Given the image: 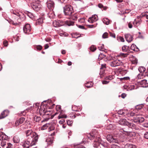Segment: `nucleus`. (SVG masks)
I'll use <instances>...</instances> for the list:
<instances>
[{
	"instance_id": "nucleus-61",
	"label": "nucleus",
	"mask_w": 148,
	"mask_h": 148,
	"mask_svg": "<svg viewBox=\"0 0 148 148\" xmlns=\"http://www.w3.org/2000/svg\"><path fill=\"white\" fill-rule=\"evenodd\" d=\"M128 27L130 28H131L132 27V25L131 22H130L128 23Z\"/></svg>"
},
{
	"instance_id": "nucleus-47",
	"label": "nucleus",
	"mask_w": 148,
	"mask_h": 148,
	"mask_svg": "<svg viewBox=\"0 0 148 148\" xmlns=\"http://www.w3.org/2000/svg\"><path fill=\"white\" fill-rule=\"evenodd\" d=\"M118 113L119 114L121 115H123L124 114V112L122 110H119Z\"/></svg>"
},
{
	"instance_id": "nucleus-19",
	"label": "nucleus",
	"mask_w": 148,
	"mask_h": 148,
	"mask_svg": "<svg viewBox=\"0 0 148 148\" xmlns=\"http://www.w3.org/2000/svg\"><path fill=\"white\" fill-rule=\"evenodd\" d=\"M123 148H136V146L133 144H127L125 145Z\"/></svg>"
},
{
	"instance_id": "nucleus-32",
	"label": "nucleus",
	"mask_w": 148,
	"mask_h": 148,
	"mask_svg": "<svg viewBox=\"0 0 148 148\" xmlns=\"http://www.w3.org/2000/svg\"><path fill=\"white\" fill-rule=\"evenodd\" d=\"M49 125V123L46 124L41 127V129L42 130H45L47 128Z\"/></svg>"
},
{
	"instance_id": "nucleus-44",
	"label": "nucleus",
	"mask_w": 148,
	"mask_h": 148,
	"mask_svg": "<svg viewBox=\"0 0 148 148\" xmlns=\"http://www.w3.org/2000/svg\"><path fill=\"white\" fill-rule=\"evenodd\" d=\"M102 37L103 38H108V34L107 32L104 33L102 35Z\"/></svg>"
},
{
	"instance_id": "nucleus-18",
	"label": "nucleus",
	"mask_w": 148,
	"mask_h": 148,
	"mask_svg": "<svg viewBox=\"0 0 148 148\" xmlns=\"http://www.w3.org/2000/svg\"><path fill=\"white\" fill-rule=\"evenodd\" d=\"M141 22V19L138 18L136 19L133 22V25L136 27L139 26Z\"/></svg>"
},
{
	"instance_id": "nucleus-10",
	"label": "nucleus",
	"mask_w": 148,
	"mask_h": 148,
	"mask_svg": "<svg viewBox=\"0 0 148 148\" xmlns=\"http://www.w3.org/2000/svg\"><path fill=\"white\" fill-rule=\"evenodd\" d=\"M47 4L48 8L51 10H53L55 7L54 2L51 0H49L47 2Z\"/></svg>"
},
{
	"instance_id": "nucleus-60",
	"label": "nucleus",
	"mask_w": 148,
	"mask_h": 148,
	"mask_svg": "<svg viewBox=\"0 0 148 148\" xmlns=\"http://www.w3.org/2000/svg\"><path fill=\"white\" fill-rule=\"evenodd\" d=\"M65 122V120L64 119H62L60 121L59 123L60 124H62Z\"/></svg>"
},
{
	"instance_id": "nucleus-55",
	"label": "nucleus",
	"mask_w": 148,
	"mask_h": 148,
	"mask_svg": "<svg viewBox=\"0 0 148 148\" xmlns=\"http://www.w3.org/2000/svg\"><path fill=\"white\" fill-rule=\"evenodd\" d=\"M130 79L129 77H124L123 78H120V79L121 80H123V79H124V80H128L129 79Z\"/></svg>"
},
{
	"instance_id": "nucleus-62",
	"label": "nucleus",
	"mask_w": 148,
	"mask_h": 148,
	"mask_svg": "<svg viewBox=\"0 0 148 148\" xmlns=\"http://www.w3.org/2000/svg\"><path fill=\"white\" fill-rule=\"evenodd\" d=\"M110 36L112 37L113 38H115V35L114 33H110Z\"/></svg>"
},
{
	"instance_id": "nucleus-56",
	"label": "nucleus",
	"mask_w": 148,
	"mask_h": 148,
	"mask_svg": "<svg viewBox=\"0 0 148 148\" xmlns=\"http://www.w3.org/2000/svg\"><path fill=\"white\" fill-rule=\"evenodd\" d=\"M143 126L145 127H148V123H145L143 124Z\"/></svg>"
},
{
	"instance_id": "nucleus-38",
	"label": "nucleus",
	"mask_w": 148,
	"mask_h": 148,
	"mask_svg": "<svg viewBox=\"0 0 148 148\" xmlns=\"http://www.w3.org/2000/svg\"><path fill=\"white\" fill-rule=\"evenodd\" d=\"M67 124L69 126H71L73 124V121L72 120H67L66 121Z\"/></svg>"
},
{
	"instance_id": "nucleus-34",
	"label": "nucleus",
	"mask_w": 148,
	"mask_h": 148,
	"mask_svg": "<svg viewBox=\"0 0 148 148\" xmlns=\"http://www.w3.org/2000/svg\"><path fill=\"white\" fill-rule=\"evenodd\" d=\"M106 56L105 55L102 53H100L98 59L99 60L104 58Z\"/></svg>"
},
{
	"instance_id": "nucleus-11",
	"label": "nucleus",
	"mask_w": 148,
	"mask_h": 148,
	"mask_svg": "<svg viewBox=\"0 0 148 148\" xmlns=\"http://www.w3.org/2000/svg\"><path fill=\"white\" fill-rule=\"evenodd\" d=\"M107 139L110 143H117V140L116 138H114L111 135H108L107 137Z\"/></svg>"
},
{
	"instance_id": "nucleus-24",
	"label": "nucleus",
	"mask_w": 148,
	"mask_h": 148,
	"mask_svg": "<svg viewBox=\"0 0 148 148\" xmlns=\"http://www.w3.org/2000/svg\"><path fill=\"white\" fill-rule=\"evenodd\" d=\"M14 142V143H17L19 142L20 139L19 137L17 136H15L13 138Z\"/></svg>"
},
{
	"instance_id": "nucleus-3",
	"label": "nucleus",
	"mask_w": 148,
	"mask_h": 148,
	"mask_svg": "<svg viewBox=\"0 0 148 148\" xmlns=\"http://www.w3.org/2000/svg\"><path fill=\"white\" fill-rule=\"evenodd\" d=\"M65 24L69 26H72L74 25V22L70 20H68L63 21L58 20H56L53 22V26L56 27H58L62 26Z\"/></svg>"
},
{
	"instance_id": "nucleus-54",
	"label": "nucleus",
	"mask_w": 148,
	"mask_h": 148,
	"mask_svg": "<svg viewBox=\"0 0 148 148\" xmlns=\"http://www.w3.org/2000/svg\"><path fill=\"white\" fill-rule=\"evenodd\" d=\"M120 55L122 56L125 57L127 56L128 55V54L127 53H121Z\"/></svg>"
},
{
	"instance_id": "nucleus-42",
	"label": "nucleus",
	"mask_w": 148,
	"mask_h": 148,
	"mask_svg": "<svg viewBox=\"0 0 148 148\" xmlns=\"http://www.w3.org/2000/svg\"><path fill=\"white\" fill-rule=\"evenodd\" d=\"M96 48L94 45H92L90 47V50L92 51H94L96 50Z\"/></svg>"
},
{
	"instance_id": "nucleus-48",
	"label": "nucleus",
	"mask_w": 148,
	"mask_h": 148,
	"mask_svg": "<svg viewBox=\"0 0 148 148\" xmlns=\"http://www.w3.org/2000/svg\"><path fill=\"white\" fill-rule=\"evenodd\" d=\"M118 40H120L122 42H124L125 41L124 39L123 38L122 36H119L118 38Z\"/></svg>"
},
{
	"instance_id": "nucleus-26",
	"label": "nucleus",
	"mask_w": 148,
	"mask_h": 148,
	"mask_svg": "<svg viewBox=\"0 0 148 148\" xmlns=\"http://www.w3.org/2000/svg\"><path fill=\"white\" fill-rule=\"evenodd\" d=\"M103 22L106 25H108L110 23V20L107 18H104L103 19Z\"/></svg>"
},
{
	"instance_id": "nucleus-7",
	"label": "nucleus",
	"mask_w": 148,
	"mask_h": 148,
	"mask_svg": "<svg viewBox=\"0 0 148 148\" xmlns=\"http://www.w3.org/2000/svg\"><path fill=\"white\" fill-rule=\"evenodd\" d=\"M133 118L134 122L138 124L141 123L144 121V119L141 116V115L138 113L134 116Z\"/></svg>"
},
{
	"instance_id": "nucleus-58",
	"label": "nucleus",
	"mask_w": 148,
	"mask_h": 148,
	"mask_svg": "<svg viewBox=\"0 0 148 148\" xmlns=\"http://www.w3.org/2000/svg\"><path fill=\"white\" fill-rule=\"evenodd\" d=\"M109 82V81H108L106 80H104L102 81V84H108Z\"/></svg>"
},
{
	"instance_id": "nucleus-59",
	"label": "nucleus",
	"mask_w": 148,
	"mask_h": 148,
	"mask_svg": "<svg viewBox=\"0 0 148 148\" xmlns=\"http://www.w3.org/2000/svg\"><path fill=\"white\" fill-rule=\"evenodd\" d=\"M126 96V95L125 93H123L121 95V97L123 98H124Z\"/></svg>"
},
{
	"instance_id": "nucleus-41",
	"label": "nucleus",
	"mask_w": 148,
	"mask_h": 148,
	"mask_svg": "<svg viewBox=\"0 0 148 148\" xmlns=\"http://www.w3.org/2000/svg\"><path fill=\"white\" fill-rule=\"evenodd\" d=\"M74 148H86L84 146L81 145H77L74 146Z\"/></svg>"
},
{
	"instance_id": "nucleus-22",
	"label": "nucleus",
	"mask_w": 148,
	"mask_h": 148,
	"mask_svg": "<svg viewBox=\"0 0 148 148\" xmlns=\"http://www.w3.org/2000/svg\"><path fill=\"white\" fill-rule=\"evenodd\" d=\"M131 49L132 50L135 51H138L139 50V49L134 44H132L131 46Z\"/></svg>"
},
{
	"instance_id": "nucleus-2",
	"label": "nucleus",
	"mask_w": 148,
	"mask_h": 148,
	"mask_svg": "<svg viewBox=\"0 0 148 148\" xmlns=\"http://www.w3.org/2000/svg\"><path fill=\"white\" fill-rule=\"evenodd\" d=\"M11 12L15 15L14 16L16 18V19L14 21H13L11 19L7 20L10 24L14 25H17L19 23H21V22L24 21L25 19V15L21 12L12 10L11 11Z\"/></svg>"
},
{
	"instance_id": "nucleus-45",
	"label": "nucleus",
	"mask_w": 148,
	"mask_h": 148,
	"mask_svg": "<svg viewBox=\"0 0 148 148\" xmlns=\"http://www.w3.org/2000/svg\"><path fill=\"white\" fill-rule=\"evenodd\" d=\"M110 148H119V147L116 145L112 144L111 145Z\"/></svg>"
},
{
	"instance_id": "nucleus-30",
	"label": "nucleus",
	"mask_w": 148,
	"mask_h": 148,
	"mask_svg": "<svg viewBox=\"0 0 148 148\" xmlns=\"http://www.w3.org/2000/svg\"><path fill=\"white\" fill-rule=\"evenodd\" d=\"M100 145H101L103 146L104 147L106 148H108L109 146V144L107 143H103L101 142V143H100Z\"/></svg>"
},
{
	"instance_id": "nucleus-21",
	"label": "nucleus",
	"mask_w": 148,
	"mask_h": 148,
	"mask_svg": "<svg viewBox=\"0 0 148 148\" xmlns=\"http://www.w3.org/2000/svg\"><path fill=\"white\" fill-rule=\"evenodd\" d=\"M69 16H70L69 18L70 19L74 21H76L77 19V14H75L73 15H72V14L71 15Z\"/></svg>"
},
{
	"instance_id": "nucleus-16",
	"label": "nucleus",
	"mask_w": 148,
	"mask_h": 148,
	"mask_svg": "<svg viewBox=\"0 0 148 148\" xmlns=\"http://www.w3.org/2000/svg\"><path fill=\"white\" fill-rule=\"evenodd\" d=\"M25 120V119L23 117H21L18 120H17L15 122V124L16 126L22 124Z\"/></svg>"
},
{
	"instance_id": "nucleus-36",
	"label": "nucleus",
	"mask_w": 148,
	"mask_h": 148,
	"mask_svg": "<svg viewBox=\"0 0 148 148\" xmlns=\"http://www.w3.org/2000/svg\"><path fill=\"white\" fill-rule=\"evenodd\" d=\"M98 48L100 51H105V50H106L104 49V45L103 44H102L101 46L99 47Z\"/></svg>"
},
{
	"instance_id": "nucleus-37",
	"label": "nucleus",
	"mask_w": 148,
	"mask_h": 148,
	"mask_svg": "<svg viewBox=\"0 0 148 148\" xmlns=\"http://www.w3.org/2000/svg\"><path fill=\"white\" fill-rule=\"evenodd\" d=\"M6 148H13V146L12 144L9 143H7Z\"/></svg>"
},
{
	"instance_id": "nucleus-33",
	"label": "nucleus",
	"mask_w": 148,
	"mask_h": 148,
	"mask_svg": "<svg viewBox=\"0 0 148 148\" xmlns=\"http://www.w3.org/2000/svg\"><path fill=\"white\" fill-rule=\"evenodd\" d=\"M137 113H135V111H133L131 112L130 113H129L128 114V116L133 117H134Z\"/></svg>"
},
{
	"instance_id": "nucleus-28",
	"label": "nucleus",
	"mask_w": 148,
	"mask_h": 148,
	"mask_svg": "<svg viewBox=\"0 0 148 148\" xmlns=\"http://www.w3.org/2000/svg\"><path fill=\"white\" fill-rule=\"evenodd\" d=\"M26 14L28 17L32 19H33V18L34 17V14L31 12H27Z\"/></svg>"
},
{
	"instance_id": "nucleus-15",
	"label": "nucleus",
	"mask_w": 148,
	"mask_h": 148,
	"mask_svg": "<svg viewBox=\"0 0 148 148\" xmlns=\"http://www.w3.org/2000/svg\"><path fill=\"white\" fill-rule=\"evenodd\" d=\"M9 113V111L8 110H4L2 112L0 115V119L6 117L8 116Z\"/></svg>"
},
{
	"instance_id": "nucleus-51",
	"label": "nucleus",
	"mask_w": 148,
	"mask_h": 148,
	"mask_svg": "<svg viewBox=\"0 0 148 148\" xmlns=\"http://www.w3.org/2000/svg\"><path fill=\"white\" fill-rule=\"evenodd\" d=\"M89 83H90V85H86V86L88 88L92 86V84H93V83H92V82H87V83L86 84V85H87V84H88Z\"/></svg>"
},
{
	"instance_id": "nucleus-20",
	"label": "nucleus",
	"mask_w": 148,
	"mask_h": 148,
	"mask_svg": "<svg viewBox=\"0 0 148 148\" xmlns=\"http://www.w3.org/2000/svg\"><path fill=\"white\" fill-rule=\"evenodd\" d=\"M45 142L47 144L50 145L53 143V139L52 138H48L46 139Z\"/></svg>"
},
{
	"instance_id": "nucleus-12",
	"label": "nucleus",
	"mask_w": 148,
	"mask_h": 148,
	"mask_svg": "<svg viewBox=\"0 0 148 148\" xmlns=\"http://www.w3.org/2000/svg\"><path fill=\"white\" fill-rule=\"evenodd\" d=\"M125 37L126 40L128 42H130L133 40V36L129 34H125Z\"/></svg>"
},
{
	"instance_id": "nucleus-4",
	"label": "nucleus",
	"mask_w": 148,
	"mask_h": 148,
	"mask_svg": "<svg viewBox=\"0 0 148 148\" xmlns=\"http://www.w3.org/2000/svg\"><path fill=\"white\" fill-rule=\"evenodd\" d=\"M87 137L89 139L92 140L95 139L94 140L95 143H94V147H97L99 145V143L101 139L99 136H96L95 137V136L93 133H90L88 134L87 135Z\"/></svg>"
},
{
	"instance_id": "nucleus-46",
	"label": "nucleus",
	"mask_w": 148,
	"mask_h": 148,
	"mask_svg": "<svg viewBox=\"0 0 148 148\" xmlns=\"http://www.w3.org/2000/svg\"><path fill=\"white\" fill-rule=\"evenodd\" d=\"M119 130L120 132L122 133L123 134H125V133H127L128 132L127 131L125 130L122 128L119 129Z\"/></svg>"
},
{
	"instance_id": "nucleus-43",
	"label": "nucleus",
	"mask_w": 148,
	"mask_h": 148,
	"mask_svg": "<svg viewBox=\"0 0 148 148\" xmlns=\"http://www.w3.org/2000/svg\"><path fill=\"white\" fill-rule=\"evenodd\" d=\"M1 145L2 147H4L6 145V142L5 141H1Z\"/></svg>"
},
{
	"instance_id": "nucleus-29",
	"label": "nucleus",
	"mask_w": 148,
	"mask_h": 148,
	"mask_svg": "<svg viewBox=\"0 0 148 148\" xmlns=\"http://www.w3.org/2000/svg\"><path fill=\"white\" fill-rule=\"evenodd\" d=\"M114 77V75H110L105 77V79L106 80H111Z\"/></svg>"
},
{
	"instance_id": "nucleus-5",
	"label": "nucleus",
	"mask_w": 148,
	"mask_h": 148,
	"mask_svg": "<svg viewBox=\"0 0 148 148\" xmlns=\"http://www.w3.org/2000/svg\"><path fill=\"white\" fill-rule=\"evenodd\" d=\"M64 12L65 15L70 16L73 12L72 6L69 4L66 5L63 7Z\"/></svg>"
},
{
	"instance_id": "nucleus-31",
	"label": "nucleus",
	"mask_w": 148,
	"mask_h": 148,
	"mask_svg": "<svg viewBox=\"0 0 148 148\" xmlns=\"http://www.w3.org/2000/svg\"><path fill=\"white\" fill-rule=\"evenodd\" d=\"M34 120L36 122H38L41 120L40 117L38 116H36L34 117Z\"/></svg>"
},
{
	"instance_id": "nucleus-27",
	"label": "nucleus",
	"mask_w": 148,
	"mask_h": 148,
	"mask_svg": "<svg viewBox=\"0 0 148 148\" xmlns=\"http://www.w3.org/2000/svg\"><path fill=\"white\" fill-rule=\"evenodd\" d=\"M139 71L141 73H143L146 70L145 68L143 66H140L138 69Z\"/></svg>"
},
{
	"instance_id": "nucleus-6",
	"label": "nucleus",
	"mask_w": 148,
	"mask_h": 148,
	"mask_svg": "<svg viewBox=\"0 0 148 148\" xmlns=\"http://www.w3.org/2000/svg\"><path fill=\"white\" fill-rule=\"evenodd\" d=\"M119 123L121 125H127L129 128L132 129L135 127V124L128 122L126 119H121L119 121Z\"/></svg>"
},
{
	"instance_id": "nucleus-25",
	"label": "nucleus",
	"mask_w": 148,
	"mask_h": 148,
	"mask_svg": "<svg viewBox=\"0 0 148 148\" xmlns=\"http://www.w3.org/2000/svg\"><path fill=\"white\" fill-rule=\"evenodd\" d=\"M48 15L50 18H53L55 17V14L52 11L49 13Z\"/></svg>"
},
{
	"instance_id": "nucleus-52",
	"label": "nucleus",
	"mask_w": 148,
	"mask_h": 148,
	"mask_svg": "<svg viewBox=\"0 0 148 148\" xmlns=\"http://www.w3.org/2000/svg\"><path fill=\"white\" fill-rule=\"evenodd\" d=\"M8 43L7 40H4L3 42V44L5 47H7L8 45Z\"/></svg>"
},
{
	"instance_id": "nucleus-13",
	"label": "nucleus",
	"mask_w": 148,
	"mask_h": 148,
	"mask_svg": "<svg viewBox=\"0 0 148 148\" xmlns=\"http://www.w3.org/2000/svg\"><path fill=\"white\" fill-rule=\"evenodd\" d=\"M23 31L25 33H29L31 31V27L29 24H26L23 28Z\"/></svg>"
},
{
	"instance_id": "nucleus-53",
	"label": "nucleus",
	"mask_w": 148,
	"mask_h": 148,
	"mask_svg": "<svg viewBox=\"0 0 148 148\" xmlns=\"http://www.w3.org/2000/svg\"><path fill=\"white\" fill-rule=\"evenodd\" d=\"M26 114V113L25 112V111H23V112H21L20 113V116H24Z\"/></svg>"
},
{
	"instance_id": "nucleus-9",
	"label": "nucleus",
	"mask_w": 148,
	"mask_h": 148,
	"mask_svg": "<svg viewBox=\"0 0 148 148\" xmlns=\"http://www.w3.org/2000/svg\"><path fill=\"white\" fill-rule=\"evenodd\" d=\"M31 6L34 10L38 12L41 9L42 5L38 3H33L31 4Z\"/></svg>"
},
{
	"instance_id": "nucleus-23",
	"label": "nucleus",
	"mask_w": 148,
	"mask_h": 148,
	"mask_svg": "<svg viewBox=\"0 0 148 148\" xmlns=\"http://www.w3.org/2000/svg\"><path fill=\"white\" fill-rule=\"evenodd\" d=\"M47 111H47V110H46L45 108H43L42 106L41 107L39 110V112L40 114H44Z\"/></svg>"
},
{
	"instance_id": "nucleus-14",
	"label": "nucleus",
	"mask_w": 148,
	"mask_h": 148,
	"mask_svg": "<svg viewBox=\"0 0 148 148\" xmlns=\"http://www.w3.org/2000/svg\"><path fill=\"white\" fill-rule=\"evenodd\" d=\"M98 19L97 16L96 15H94L88 18V21L90 23H92L94 22L97 21Z\"/></svg>"
},
{
	"instance_id": "nucleus-8",
	"label": "nucleus",
	"mask_w": 148,
	"mask_h": 148,
	"mask_svg": "<svg viewBox=\"0 0 148 148\" xmlns=\"http://www.w3.org/2000/svg\"><path fill=\"white\" fill-rule=\"evenodd\" d=\"M109 64L111 66L115 67L122 65L123 64L121 60L116 59L110 62Z\"/></svg>"
},
{
	"instance_id": "nucleus-40",
	"label": "nucleus",
	"mask_w": 148,
	"mask_h": 148,
	"mask_svg": "<svg viewBox=\"0 0 148 148\" xmlns=\"http://www.w3.org/2000/svg\"><path fill=\"white\" fill-rule=\"evenodd\" d=\"M67 117V116L65 114L63 115H60L58 116V118L59 119H61V118H66Z\"/></svg>"
},
{
	"instance_id": "nucleus-1",
	"label": "nucleus",
	"mask_w": 148,
	"mask_h": 148,
	"mask_svg": "<svg viewBox=\"0 0 148 148\" xmlns=\"http://www.w3.org/2000/svg\"><path fill=\"white\" fill-rule=\"evenodd\" d=\"M27 140L24 141L23 146L25 148H29L30 147L36 145L38 141V135L32 130H28L25 131Z\"/></svg>"
},
{
	"instance_id": "nucleus-49",
	"label": "nucleus",
	"mask_w": 148,
	"mask_h": 148,
	"mask_svg": "<svg viewBox=\"0 0 148 148\" xmlns=\"http://www.w3.org/2000/svg\"><path fill=\"white\" fill-rule=\"evenodd\" d=\"M36 48L37 50H40L42 49V47L40 45H38L36 46Z\"/></svg>"
},
{
	"instance_id": "nucleus-35",
	"label": "nucleus",
	"mask_w": 148,
	"mask_h": 148,
	"mask_svg": "<svg viewBox=\"0 0 148 148\" xmlns=\"http://www.w3.org/2000/svg\"><path fill=\"white\" fill-rule=\"evenodd\" d=\"M128 47H127V46L124 45L122 47V50L123 52H127V51Z\"/></svg>"
},
{
	"instance_id": "nucleus-64",
	"label": "nucleus",
	"mask_w": 148,
	"mask_h": 148,
	"mask_svg": "<svg viewBox=\"0 0 148 148\" xmlns=\"http://www.w3.org/2000/svg\"><path fill=\"white\" fill-rule=\"evenodd\" d=\"M98 7L100 8H102L103 7V5L102 4L99 3L98 4Z\"/></svg>"
},
{
	"instance_id": "nucleus-63",
	"label": "nucleus",
	"mask_w": 148,
	"mask_h": 148,
	"mask_svg": "<svg viewBox=\"0 0 148 148\" xmlns=\"http://www.w3.org/2000/svg\"><path fill=\"white\" fill-rule=\"evenodd\" d=\"M106 64H103L101 65V67L100 68L101 69H102L103 68L106 67Z\"/></svg>"
},
{
	"instance_id": "nucleus-17",
	"label": "nucleus",
	"mask_w": 148,
	"mask_h": 148,
	"mask_svg": "<svg viewBox=\"0 0 148 148\" xmlns=\"http://www.w3.org/2000/svg\"><path fill=\"white\" fill-rule=\"evenodd\" d=\"M8 139V136L3 133H2V134L0 135V140L1 141L7 140Z\"/></svg>"
},
{
	"instance_id": "nucleus-39",
	"label": "nucleus",
	"mask_w": 148,
	"mask_h": 148,
	"mask_svg": "<svg viewBox=\"0 0 148 148\" xmlns=\"http://www.w3.org/2000/svg\"><path fill=\"white\" fill-rule=\"evenodd\" d=\"M43 22V19L42 18L38 19L37 21V23L38 24H40L42 23Z\"/></svg>"
},
{
	"instance_id": "nucleus-50",
	"label": "nucleus",
	"mask_w": 148,
	"mask_h": 148,
	"mask_svg": "<svg viewBox=\"0 0 148 148\" xmlns=\"http://www.w3.org/2000/svg\"><path fill=\"white\" fill-rule=\"evenodd\" d=\"M144 137L147 139H148V132H146L144 134Z\"/></svg>"
},
{
	"instance_id": "nucleus-57",
	"label": "nucleus",
	"mask_w": 148,
	"mask_h": 148,
	"mask_svg": "<svg viewBox=\"0 0 148 148\" xmlns=\"http://www.w3.org/2000/svg\"><path fill=\"white\" fill-rule=\"evenodd\" d=\"M78 27L80 29H85L83 25H79L78 26Z\"/></svg>"
}]
</instances>
